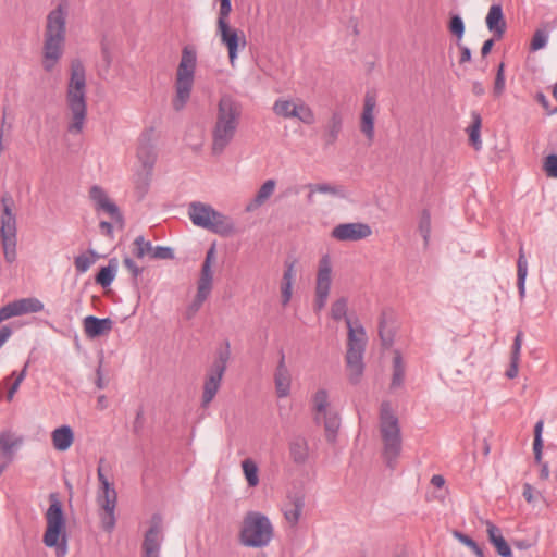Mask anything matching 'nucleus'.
I'll return each instance as SVG.
<instances>
[{
	"instance_id": "nucleus-1",
	"label": "nucleus",
	"mask_w": 557,
	"mask_h": 557,
	"mask_svg": "<svg viewBox=\"0 0 557 557\" xmlns=\"http://www.w3.org/2000/svg\"><path fill=\"white\" fill-rule=\"evenodd\" d=\"M242 117V104L228 95L220 98L211 129V152L221 156L234 140Z\"/></svg>"
},
{
	"instance_id": "nucleus-2",
	"label": "nucleus",
	"mask_w": 557,
	"mask_h": 557,
	"mask_svg": "<svg viewBox=\"0 0 557 557\" xmlns=\"http://www.w3.org/2000/svg\"><path fill=\"white\" fill-rule=\"evenodd\" d=\"M67 15L69 3L65 0L47 15L42 47V67L46 72H51L63 54Z\"/></svg>"
},
{
	"instance_id": "nucleus-3",
	"label": "nucleus",
	"mask_w": 557,
	"mask_h": 557,
	"mask_svg": "<svg viewBox=\"0 0 557 557\" xmlns=\"http://www.w3.org/2000/svg\"><path fill=\"white\" fill-rule=\"evenodd\" d=\"M65 101L70 115L67 132L74 135L81 134L87 119V99L85 66L78 59L71 62Z\"/></svg>"
},
{
	"instance_id": "nucleus-4",
	"label": "nucleus",
	"mask_w": 557,
	"mask_h": 557,
	"mask_svg": "<svg viewBox=\"0 0 557 557\" xmlns=\"http://www.w3.org/2000/svg\"><path fill=\"white\" fill-rule=\"evenodd\" d=\"M379 432L382 456L386 466L394 469L403 449V436L398 416L388 401H383L380 407Z\"/></svg>"
},
{
	"instance_id": "nucleus-5",
	"label": "nucleus",
	"mask_w": 557,
	"mask_h": 557,
	"mask_svg": "<svg viewBox=\"0 0 557 557\" xmlns=\"http://www.w3.org/2000/svg\"><path fill=\"white\" fill-rule=\"evenodd\" d=\"M274 536L270 519L259 511H248L242 522L239 542L245 547H267Z\"/></svg>"
},
{
	"instance_id": "nucleus-6",
	"label": "nucleus",
	"mask_w": 557,
	"mask_h": 557,
	"mask_svg": "<svg viewBox=\"0 0 557 557\" xmlns=\"http://www.w3.org/2000/svg\"><path fill=\"white\" fill-rule=\"evenodd\" d=\"M187 213L194 225L214 234L230 236L235 232L233 220L209 203L193 201L188 205Z\"/></svg>"
},
{
	"instance_id": "nucleus-7",
	"label": "nucleus",
	"mask_w": 557,
	"mask_h": 557,
	"mask_svg": "<svg viewBox=\"0 0 557 557\" xmlns=\"http://www.w3.org/2000/svg\"><path fill=\"white\" fill-rule=\"evenodd\" d=\"M196 64V51L190 47H185L182 51V58L176 72L175 96L172 100L175 111H181L190 98Z\"/></svg>"
},
{
	"instance_id": "nucleus-8",
	"label": "nucleus",
	"mask_w": 557,
	"mask_h": 557,
	"mask_svg": "<svg viewBox=\"0 0 557 557\" xmlns=\"http://www.w3.org/2000/svg\"><path fill=\"white\" fill-rule=\"evenodd\" d=\"M47 529L42 542L47 547H54L57 557L67 554V540L65 533V519L60 500L52 496L51 504L46 512Z\"/></svg>"
},
{
	"instance_id": "nucleus-9",
	"label": "nucleus",
	"mask_w": 557,
	"mask_h": 557,
	"mask_svg": "<svg viewBox=\"0 0 557 557\" xmlns=\"http://www.w3.org/2000/svg\"><path fill=\"white\" fill-rule=\"evenodd\" d=\"M312 411L314 421L324 425L326 440L334 442L341 426V418L334 399L326 389L320 388L312 396Z\"/></svg>"
},
{
	"instance_id": "nucleus-10",
	"label": "nucleus",
	"mask_w": 557,
	"mask_h": 557,
	"mask_svg": "<svg viewBox=\"0 0 557 557\" xmlns=\"http://www.w3.org/2000/svg\"><path fill=\"white\" fill-rule=\"evenodd\" d=\"M347 351L346 367L351 376H359L363 372V355L368 343L364 327L358 322L346 319Z\"/></svg>"
},
{
	"instance_id": "nucleus-11",
	"label": "nucleus",
	"mask_w": 557,
	"mask_h": 557,
	"mask_svg": "<svg viewBox=\"0 0 557 557\" xmlns=\"http://www.w3.org/2000/svg\"><path fill=\"white\" fill-rule=\"evenodd\" d=\"M12 202L13 200L9 194L1 197L3 211L0 219V237L4 258L9 263L16 259V218L11 209Z\"/></svg>"
},
{
	"instance_id": "nucleus-12",
	"label": "nucleus",
	"mask_w": 557,
	"mask_h": 557,
	"mask_svg": "<svg viewBox=\"0 0 557 557\" xmlns=\"http://www.w3.org/2000/svg\"><path fill=\"white\" fill-rule=\"evenodd\" d=\"M100 490L97 496V503L101 509L100 520L104 531L111 532L116 523L115 508L117 502V493L114 486L109 482L103 474L101 467L97 470Z\"/></svg>"
},
{
	"instance_id": "nucleus-13",
	"label": "nucleus",
	"mask_w": 557,
	"mask_h": 557,
	"mask_svg": "<svg viewBox=\"0 0 557 557\" xmlns=\"http://www.w3.org/2000/svg\"><path fill=\"white\" fill-rule=\"evenodd\" d=\"M137 158L145 171L137 181V189H139L141 196H144L150 184V177L157 160V153L152 143V129L141 134L137 148Z\"/></svg>"
},
{
	"instance_id": "nucleus-14",
	"label": "nucleus",
	"mask_w": 557,
	"mask_h": 557,
	"mask_svg": "<svg viewBox=\"0 0 557 557\" xmlns=\"http://www.w3.org/2000/svg\"><path fill=\"white\" fill-rule=\"evenodd\" d=\"M272 111L283 119H297L304 124L311 125L315 122L313 110L300 98L292 100L278 98L274 101Z\"/></svg>"
},
{
	"instance_id": "nucleus-15",
	"label": "nucleus",
	"mask_w": 557,
	"mask_h": 557,
	"mask_svg": "<svg viewBox=\"0 0 557 557\" xmlns=\"http://www.w3.org/2000/svg\"><path fill=\"white\" fill-rule=\"evenodd\" d=\"M332 285V262L329 255L320 258L315 280L314 310L321 311L327 302Z\"/></svg>"
},
{
	"instance_id": "nucleus-16",
	"label": "nucleus",
	"mask_w": 557,
	"mask_h": 557,
	"mask_svg": "<svg viewBox=\"0 0 557 557\" xmlns=\"http://www.w3.org/2000/svg\"><path fill=\"white\" fill-rule=\"evenodd\" d=\"M163 539V519L161 515L154 513L143 541V557H160Z\"/></svg>"
},
{
	"instance_id": "nucleus-17",
	"label": "nucleus",
	"mask_w": 557,
	"mask_h": 557,
	"mask_svg": "<svg viewBox=\"0 0 557 557\" xmlns=\"http://www.w3.org/2000/svg\"><path fill=\"white\" fill-rule=\"evenodd\" d=\"M216 32L221 42L227 48L230 63L234 65L238 52L243 51L247 45L244 32L224 23L216 27Z\"/></svg>"
},
{
	"instance_id": "nucleus-18",
	"label": "nucleus",
	"mask_w": 557,
	"mask_h": 557,
	"mask_svg": "<svg viewBox=\"0 0 557 557\" xmlns=\"http://www.w3.org/2000/svg\"><path fill=\"white\" fill-rule=\"evenodd\" d=\"M44 304L34 297L22 298L0 308V323L13 317L42 311Z\"/></svg>"
},
{
	"instance_id": "nucleus-19",
	"label": "nucleus",
	"mask_w": 557,
	"mask_h": 557,
	"mask_svg": "<svg viewBox=\"0 0 557 557\" xmlns=\"http://www.w3.org/2000/svg\"><path fill=\"white\" fill-rule=\"evenodd\" d=\"M371 234L370 225L362 222L341 223L331 232V236L339 242H358Z\"/></svg>"
},
{
	"instance_id": "nucleus-20",
	"label": "nucleus",
	"mask_w": 557,
	"mask_h": 557,
	"mask_svg": "<svg viewBox=\"0 0 557 557\" xmlns=\"http://www.w3.org/2000/svg\"><path fill=\"white\" fill-rule=\"evenodd\" d=\"M135 248L133 253L136 258L143 259L149 256L158 260H172L174 259V251L171 247L156 246L153 247L150 240H146L143 235H139L134 240Z\"/></svg>"
},
{
	"instance_id": "nucleus-21",
	"label": "nucleus",
	"mask_w": 557,
	"mask_h": 557,
	"mask_svg": "<svg viewBox=\"0 0 557 557\" xmlns=\"http://www.w3.org/2000/svg\"><path fill=\"white\" fill-rule=\"evenodd\" d=\"M89 197L94 202L95 209L97 211H103L108 215H110L115 222L123 224V216L120 212L119 207L110 200L106 190L98 186L94 185L89 189Z\"/></svg>"
},
{
	"instance_id": "nucleus-22",
	"label": "nucleus",
	"mask_w": 557,
	"mask_h": 557,
	"mask_svg": "<svg viewBox=\"0 0 557 557\" xmlns=\"http://www.w3.org/2000/svg\"><path fill=\"white\" fill-rule=\"evenodd\" d=\"M376 107V97L372 92H367L361 113L360 131L372 141L374 138V110Z\"/></svg>"
},
{
	"instance_id": "nucleus-23",
	"label": "nucleus",
	"mask_w": 557,
	"mask_h": 557,
	"mask_svg": "<svg viewBox=\"0 0 557 557\" xmlns=\"http://www.w3.org/2000/svg\"><path fill=\"white\" fill-rule=\"evenodd\" d=\"M487 29L495 39H502L507 29V23L504 16L503 7L499 3H493L485 17Z\"/></svg>"
},
{
	"instance_id": "nucleus-24",
	"label": "nucleus",
	"mask_w": 557,
	"mask_h": 557,
	"mask_svg": "<svg viewBox=\"0 0 557 557\" xmlns=\"http://www.w3.org/2000/svg\"><path fill=\"white\" fill-rule=\"evenodd\" d=\"M231 356L230 343L226 342L224 347L220 348L216 352V359L214 360L208 380L206 383H220L225 372L228 359Z\"/></svg>"
},
{
	"instance_id": "nucleus-25",
	"label": "nucleus",
	"mask_w": 557,
	"mask_h": 557,
	"mask_svg": "<svg viewBox=\"0 0 557 557\" xmlns=\"http://www.w3.org/2000/svg\"><path fill=\"white\" fill-rule=\"evenodd\" d=\"M112 320L109 318L99 319L87 315L84 319V330L88 337L94 338L109 333L112 329Z\"/></svg>"
},
{
	"instance_id": "nucleus-26",
	"label": "nucleus",
	"mask_w": 557,
	"mask_h": 557,
	"mask_svg": "<svg viewBox=\"0 0 557 557\" xmlns=\"http://www.w3.org/2000/svg\"><path fill=\"white\" fill-rule=\"evenodd\" d=\"M343 129V115L339 111H333L324 125L322 138L325 146H333Z\"/></svg>"
},
{
	"instance_id": "nucleus-27",
	"label": "nucleus",
	"mask_w": 557,
	"mask_h": 557,
	"mask_svg": "<svg viewBox=\"0 0 557 557\" xmlns=\"http://www.w3.org/2000/svg\"><path fill=\"white\" fill-rule=\"evenodd\" d=\"M305 507V499L300 495L288 497V502L283 506V515L290 527H296L301 517Z\"/></svg>"
},
{
	"instance_id": "nucleus-28",
	"label": "nucleus",
	"mask_w": 557,
	"mask_h": 557,
	"mask_svg": "<svg viewBox=\"0 0 557 557\" xmlns=\"http://www.w3.org/2000/svg\"><path fill=\"white\" fill-rule=\"evenodd\" d=\"M53 448L58 451H66L74 442V432L70 425H61L51 432Z\"/></svg>"
},
{
	"instance_id": "nucleus-29",
	"label": "nucleus",
	"mask_w": 557,
	"mask_h": 557,
	"mask_svg": "<svg viewBox=\"0 0 557 557\" xmlns=\"http://www.w3.org/2000/svg\"><path fill=\"white\" fill-rule=\"evenodd\" d=\"M486 532L490 542L495 546L497 553L502 557H512L509 544L504 539L502 531L491 521H486Z\"/></svg>"
},
{
	"instance_id": "nucleus-30",
	"label": "nucleus",
	"mask_w": 557,
	"mask_h": 557,
	"mask_svg": "<svg viewBox=\"0 0 557 557\" xmlns=\"http://www.w3.org/2000/svg\"><path fill=\"white\" fill-rule=\"evenodd\" d=\"M289 455L297 465H304L309 458L308 441L304 436H295L289 442Z\"/></svg>"
},
{
	"instance_id": "nucleus-31",
	"label": "nucleus",
	"mask_w": 557,
	"mask_h": 557,
	"mask_svg": "<svg viewBox=\"0 0 557 557\" xmlns=\"http://www.w3.org/2000/svg\"><path fill=\"white\" fill-rule=\"evenodd\" d=\"M276 182L274 180L265 181L257 191L255 199L247 206V211H251L257 207L263 205L274 193Z\"/></svg>"
},
{
	"instance_id": "nucleus-32",
	"label": "nucleus",
	"mask_w": 557,
	"mask_h": 557,
	"mask_svg": "<svg viewBox=\"0 0 557 557\" xmlns=\"http://www.w3.org/2000/svg\"><path fill=\"white\" fill-rule=\"evenodd\" d=\"M522 337H523V334L521 331H519L513 339L511 358H510V367L505 373V375L508 380L515 379L518 374V363L520 360Z\"/></svg>"
},
{
	"instance_id": "nucleus-33",
	"label": "nucleus",
	"mask_w": 557,
	"mask_h": 557,
	"mask_svg": "<svg viewBox=\"0 0 557 557\" xmlns=\"http://www.w3.org/2000/svg\"><path fill=\"white\" fill-rule=\"evenodd\" d=\"M528 274V260L525 258L523 247L519 249V257L517 261V285L519 295L522 298L525 294V278Z\"/></svg>"
},
{
	"instance_id": "nucleus-34",
	"label": "nucleus",
	"mask_w": 557,
	"mask_h": 557,
	"mask_svg": "<svg viewBox=\"0 0 557 557\" xmlns=\"http://www.w3.org/2000/svg\"><path fill=\"white\" fill-rule=\"evenodd\" d=\"M116 260L111 259L107 267H102L96 275V283L102 287H108L112 284L116 274Z\"/></svg>"
},
{
	"instance_id": "nucleus-35",
	"label": "nucleus",
	"mask_w": 557,
	"mask_h": 557,
	"mask_svg": "<svg viewBox=\"0 0 557 557\" xmlns=\"http://www.w3.org/2000/svg\"><path fill=\"white\" fill-rule=\"evenodd\" d=\"M471 117L472 124L468 127L469 141L475 150H480L482 147V140L480 135L482 119L481 115L475 111L471 113Z\"/></svg>"
},
{
	"instance_id": "nucleus-36",
	"label": "nucleus",
	"mask_w": 557,
	"mask_h": 557,
	"mask_svg": "<svg viewBox=\"0 0 557 557\" xmlns=\"http://www.w3.org/2000/svg\"><path fill=\"white\" fill-rule=\"evenodd\" d=\"M22 444V438L14 436L11 432L0 433V451L10 458L13 450Z\"/></svg>"
},
{
	"instance_id": "nucleus-37",
	"label": "nucleus",
	"mask_w": 557,
	"mask_h": 557,
	"mask_svg": "<svg viewBox=\"0 0 557 557\" xmlns=\"http://www.w3.org/2000/svg\"><path fill=\"white\" fill-rule=\"evenodd\" d=\"M379 335L382 342V345L385 347H391L394 342V331L392 325L387 322V312L383 311L380 315L379 320Z\"/></svg>"
},
{
	"instance_id": "nucleus-38",
	"label": "nucleus",
	"mask_w": 557,
	"mask_h": 557,
	"mask_svg": "<svg viewBox=\"0 0 557 557\" xmlns=\"http://www.w3.org/2000/svg\"><path fill=\"white\" fill-rule=\"evenodd\" d=\"M243 472L248 486L255 487L259 484V469L251 458H246L242 462Z\"/></svg>"
},
{
	"instance_id": "nucleus-39",
	"label": "nucleus",
	"mask_w": 557,
	"mask_h": 557,
	"mask_svg": "<svg viewBox=\"0 0 557 557\" xmlns=\"http://www.w3.org/2000/svg\"><path fill=\"white\" fill-rule=\"evenodd\" d=\"M419 232L423 237L424 245H429L431 236V214L428 210H423L419 221Z\"/></svg>"
},
{
	"instance_id": "nucleus-40",
	"label": "nucleus",
	"mask_w": 557,
	"mask_h": 557,
	"mask_svg": "<svg viewBox=\"0 0 557 557\" xmlns=\"http://www.w3.org/2000/svg\"><path fill=\"white\" fill-rule=\"evenodd\" d=\"M331 317L336 321H339L342 319H345V320L348 319L347 318V299L345 297H341L332 304Z\"/></svg>"
},
{
	"instance_id": "nucleus-41",
	"label": "nucleus",
	"mask_w": 557,
	"mask_h": 557,
	"mask_svg": "<svg viewBox=\"0 0 557 557\" xmlns=\"http://www.w3.org/2000/svg\"><path fill=\"white\" fill-rule=\"evenodd\" d=\"M548 33L545 29H536L533 34L531 44H530V50L531 51H537L540 49H543L546 47L548 42Z\"/></svg>"
},
{
	"instance_id": "nucleus-42",
	"label": "nucleus",
	"mask_w": 557,
	"mask_h": 557,
	"mask_svg": "<svg viewBox=\"0 0 557 557\" xmlns=\"http://www.w3.org/2000/svg\"><path fill=\"white\" fill-rule=\"evenodd\" d=\"M405 376V367L401 356L397 352L393 359V377L392 383H401Z\"/></svg>"
},
{
	"instance_id": "nucleus-43",
	"label": "nucleus",
	"mask_w": 557,
	"mask_h": 557,
	"mask_svg": "<svg viewBox=\"0 0 557 557\" xmlns=\"http://www.w3.org/2000/svg\"><path fill=\"white\" fill-rule=\"evenodd\" d=\"M123 264L132 273L133 286L138 288V276L143 273L144 269L138 267L129 257L123 259Z\"/></svg>"
},
{
	"instance_id": "nucleus-44",
	"label": "nucleus",
	"mask_w": 557,
	"mask_h": 557,
	"mask_svg": "<svg viewBox=\"0 0 557 557\" xmlns=\"http://www.w3.org/2000/svg\"><path fill=\"white\" fill-rule=\"evenodd\" d=\"M232 11L231 0H220L219 16L216 21V27L221 24H230L228 16Z\"/></svg>"
},
{
	"instance_id": "nucleus-45",
	"label": "nucleus",
	"mask_w": 557,
	"mask_h": 557,
	"mask_svg": "<svg viewBox=\"0 0 557 557\" xmlns=\"http://www.w3.org/2000/svg\"><path fill=\"white\" fill-rule=\"evenodd\" d=\"M450 33L455 35L458 39H461L465 34V23L459 15L451 16L448 26Z\"/></svg>"
},
{
	"instance_id": "nucleus-46",
	"label": "nucleus",
	"mask_w": 557,
	"mask_h": 557,
	"mask_svg": "<svg viewBox=\"0 0 557 557\" xmlns=\"http://www.w3.org/2000/svg\"><path fill=\"white\" fill-rule=\"evenodd\" d=\"M289 382V373L285 366L284 356L282 355L281 360L278 362L274 383H288Z\"/></svg>"
},
{
	"instance_id": "nucleus-47",
	"label": "nucleus",
	"mask_w": 557,
	"mask_h": 557,
	"mask_svg": "<svg viewBox=\"0 0 557 557\" xmlns=\"http://www.w3.org/2000/svg\"><path fill=\"white\" fill-rule=\"evenodd\" d=\"M543 168L548 177H557V154L547 156Z\"/></svg>"
},
{
	"instance_id": "nucleus-48",
	"label": "nucleus",
	"mask_w": 557,
	"mask_h": 557,
	"mask_svg": "<svg viewBox=\"0 0 557 557\" xmlns=\"http://www.w3.org/2000/svg\"><path fill=\"white\" fill-rule=\"evenodd\" d=\"M196 296L207 299L212 289V281L199 277Z\"/></svg>"
},
{
	"instance_id": "nucleus-49",
	"label": "nucleus",
	"mask_w": 557,
	"mask_h": 557,
	"mask_svg": "<svg viewBox=\"0 0 557 557\" xmlns=\"http://www.w3.org/2000/svg\"><path fill=\"white\" fill-rule=\"evenodd\" d=\"M94 262L95 259H90L86 255H79L74 260L75 269L78 273L87 272Z\"/></svg>"
},
{
	"instance_id": "nucleus-50",
	"label": "nucleus",
	"mask_w": 557,
	"mask_h": 557,
	"mask_svg": "<svg viewBox=\"0 0 557 557\" xmlns=\"http://www.w3.org/2000/svg\"><path fill=\"white\" fill-rule=\"evenodd\" d=\"M296 261L287 260L285 261V269L283 272L282 281L294 283L296 278Z\"/></svg>"
},
{
	"instance_id": "nucleus-51",
	"label": "nucleus",
	"mask_w": 557,
	"mask_h": 557,
	"mask_svg": "<svg viewBox=\"0 0 557 557\" xmlns=\"http://www.w3.org/2000/svg\"><path fill=\"white\" fill-rule=\"evenodd\" d=\"M307 187L309 189H312V191H318L321 194L337 195L339 193L337 187L332 186L330 184H309Z\"/></svg>"
},
{
	"instance_id": "nucleus-52",
	"label": "nucleus",
	"mask_w": 557,
	"mask_h": 557,
	"mask_svg": "<svg viewBox=\"0 0 557 557\" xmlns=\"http://www.w3.org/2000/svg\"><path fill=\"white\" fill-rule=\"evenodd\" d=\"M293 285L294 283L290 282H281V295H282V305L286 306L293 296Z\"/></svg>"
},
{
	"instance_id": "nucleus-53",
	"label": "nucleus",
	"mask_w": 557,
	"mask_h": 557,
	"mask_svg": "<svg viewBox=\"0 0 557 557\" xmlns=\"http://www.w3.org/2000/svg\"><path fill=\"white\" fill-rule=\"evenodd\" d=\"M220 385H205V391L202 395V407H207L210 401L214 398L219 391Z\"/></svg>"
},
{
	"instance_id": "nucleus-54",
	"label": "nucleus",
	"mask_w": 557,
	"mask_h": 557,
	"mask_svg": "<svg viewBox=\"0 0 557 557\" xmlns=\"http://www.w3.org/2000/svg\"><path fill=\"white\" fill-rule=\"evenodd\" d=\"M20 385H0V400H12Z\"/></svg>"
},
{
	"instance_id": "nucleus-55",
	"label": "nucleus",
	"mask_w": 557,
	"mask_h": 557,
	"mask_svg": "<svg viewBox=\"0 0 557 557\" xmlns=\"http://www.w3.org/2000/svg\"><path fill=\"white\" fill-rule=\"evenodd\" d=\"M205 298L196 296L193 302L188 306L186 310V318L191 319L199 311L202 304L205 302Z\"/></svg>"
},
{
	"instance_id": "nucleus-56",
	"label": "nucleus",
	"mask_w": 557,
	"mask_h": 557,
	"mask_svg": "<svg viewBox=\"0 0 557 557\" xmlns=\"http://www.w3.org/2000/svg\"><path fill=\"white\" fill-rule=\"evenodd\" d=\"M537 102L544 108L548 115H553L557 113V106L555 108L550 107L549 101L543 92H537L535 96Z\"/></svg>"
},
{
	"instance_id": "nucleus-57",
	"label": "nucleus",
	"mask_w": 557,
	"mask_h": 557,
	"mask_svg": "<svg viewBox=\"0 0 557 557\" xmlns=\"http://www.w3.org/2000/svg\"><path fill=\"white\" fill-rule=\"evenodd\" d=\"M505 90V75L496 74L493 92L496 97Z\"/></svg>"
},
{
	"instance_id": "nucleus-58",
	"label": "nucleus",
	"mask_w": 557,
	"mask_h": 557,
	"mask_svg": "<svg viewBox=\"0 0 557 557\" xmlns=\"http://www.w3.org/2000/svg\"><path fill=\"white\" fill-rule=\"evenodd\" d=\"M454 536L462 544H465L466 546H468L469 548H473L476 543L470 537L468 536L467 534H463L459 531H455L454 532Z\"/></svg>"
},
{
	"instance_id": "nucleus-59",
	"label": "nucleus",
	"mask_w": 557,
	"mask_h": 557,
	"mask_svg": "<svg viewBox=\"0 0 557 557\" xmlns=\"http://www.w3.org/2000/svg\"><path fill=\"white\" fill-rule=\"evenodd\" d=\"M144 426V412L143 410H138L137 411V414H136V418H135V421H134V424H133V431L135 434H139V432L141 431Z\"/></svg>"
},
{
	"instance_id": "nucleus-60",
	"label": "nucleus",
	"mask_w": 557,
	"mask_h": 557,
	"mask_svg": "<svg viewBox=\"0 0 557 557\" xmlns=\"http://www.w3.org/2000/svg\"><path fill=\"white\" fill-rule=\"evenodd\" d=\"M214 261H215V246L212 245L206 253V258H205L202 265L212 267Z\"/></svg>"
},
{
	"instance_id": "nucleus-61",
	"label": "nucleus",
	"mask_w": 557,
	"mask_h": 557,
	"mask_svg": "<svg viewBox=\"0 0 557 557\" xmlns=\"http://www.w3.org/2000/svg\"><path fill=\"white\" fill-rule=\"evenodd\" d=\"M11 334H12V331L9 326L4 325L0 329V348L9 339Z\"/></svg>"
},
{
	"instance_id": "nucleus-62",
	"label": "nucleus",
	"mask_w": 557,
	"mask_h": 557,
	"mask_svg": "<svg viewBox=\"0 0 557 557\" xmlns=\"http://www.w3.org/2000/svg\"><path fill=\"white\" fill-rule=\"evenodd\" d=\"M460 51H461V54H460L459 62L461 64L471 61V50L468 47L460 46Z\"/></svg>"
},
{
	"instance_id": "nucleus-63",
	"label": "nucleus",
	"mask_w": 557,
	"mask_h": 557,
	"mask_svg": "<svg viewBox=\"0 0 557 557\" xmlns=\"http://www.w3.org/2000/svg\"><path fill=\"white\" fill-rule=\"evenodd\" d=\"M524 499L528 502V503H532L533 502V487L531 486V484L529 483H525L523 485V493H522Z\"/></svg>"
},
{
	"instance_id": "nucleus-64",
	"label": "nucleus",
	"mask_w": 557,
	"mask_h": 557,
	"mask_svg": "<svg viewBox=\"0 0 557 557\" xmlns=\"http://www.w3.org/2000/svg\"><path fill=\"white\" fill-rule=\"evenodd\" d=\"M494 40H495V38H491V39H487L484 41V44L481 48V54L483 58L486 57L491 52V50L494 46Z\"/></svg>"
}]
</instances>
